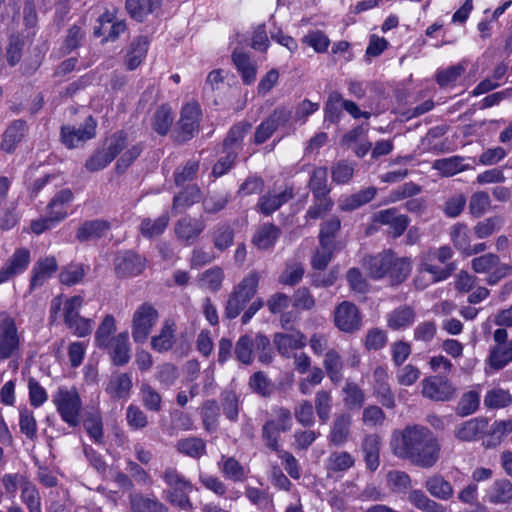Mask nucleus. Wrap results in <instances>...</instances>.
Masks as SVG:
<instances>
[{"instance_id": "45", "label": "nucleus", "mask_w": 512, "mask_h": 512, "mask_svg": "<svg viewBox=\"0 0 512 512\" xmlns=\"http://www.w3.org/2000/svg\"><path fill=\"white\" fill-rule=\"evenodd\" d=\"M408 501L415 508L423 512H444L445 508L440 503L429 498L422 490L413 489L408 494Z\"/></svg>"}, {"instance_id": "8", "label": "nucleus", "mask_w": 512, "mask_h": 512, "mask_svg": "<svg viewBox=\"0 0 512 512\" xmlns=\"http://www.w3.org/2000/svg\"><path fill=\"white\" fill-rule=\"evenodd\" d=\"M96 127L97 122L92 116H88L79 127L63 125L60 140L68 149L78 148L96 136Z\"/></svg>"}, {"instance_id": "42", "label": "nucleus", "mask_w": 512, "mask_h": 512, "mask_svg": "<svg viewBox=\"0 0 512 512\" xmlns=\"http://www.w3.org/2000/svg\"><path fill=\"white\" fill-rule=\"evenodd\" d=\"M110 229L109 222L105 220H92L85 222L77 231V239L81 242L100 238Z\"/></svg>"}, {"instance_id": "54", "label": "nucleus", "mask_w": 512, "mask_h": 512, "mask_svg": "<svg viewBox=\"0 0 512 512\" xmlns=\"http://www.w3.org/2000/svg\"><path fill=\"white\" fill-rule=\"evenodd\" d=\"M463 161L464 158L460 156L437 159L433 163V168L438 170L443 176L449 177L467 169Z\"/></svg>"}, {"instance_id": "22", "label": "nucleus", "mask_w": 512, "mask_h": 512, "mask_svg": "<svg viewBox=\"0 0 512 512\" xmlns=\"http://www.w3.org/2000/svg\"><path fill=\"white\" fill-rule=\"evenodd\" d=\"M351 425L352 417L350 414L340 413L336 415L327 437L329 443L335 446L344 445L349 439Z\"/></svg>"}, {"instance_id": "15", "label": "nucleus", "mask_w": 512, "mask_h": 512, "mask_svg": "<svg viewBox=\"0 0 512 512\" xmlns=\"http://www.w3.org/2000/svg\"><path fill=\"white\" fill-rule=\"evenodd\" d=\"M373 392L384 407L388 409L395 407V396L389 385V374L386 366H377L374 369Z\"/></svg>"}, {"instance_id": "27", "label": "nucleus", "mask_w": 512, "mask_h": 512, "mask_svg": "<svg viewBox=\"0 0 512 512\" xmlns=\"http://www.w3.org/2000/svg\"><path fill=\"white\" fill-rule=\"evenodd\" d=\"M149 41L146 36L136 37L130 44L124 58L127 70H135L144 60L148 51Z\"/></svg>"}, {"instance_id": "32", "label": "nucleus", "mask_w": 512, "mask_h": 512, "mask_svg": "<svg viewBox=\"0 0 512 512\" xmlns=\"http://www.w3.org/2000/svg\"><path fill=\"white\" fill-rule=\"evenodd\" d=\"M487 500L492 504H508L512 501V483L506 478L495 480L486 492Z\"/></svg>"}, {"instance_id": "12", "label": "nucleus", "mask_w": 512, "mask_h": 512, "mask_svg": "<svg viewBox=\"0 0 512 512\" xmlns=\"http://www.w3.org/2000/svg\"><path fill=\"white\" fill-rule=\"evenodd\" d=\"M291 118V111L285 107L276 108L256 128L253 141L256 145L266 142L280 127L285 125Z\"/></svg>"}, {"instance_id": "30", "label": "nucleus", "mask_w": 512, "mask_h": 512, "mask_svg": "<svg viewBox=\"0 0 512 512\" xmlns=\"http://www.w3.org/2000/svg\"><path fill=\"white\" fill-rule=\"evenodd\" d=\"M390 263L391 251H384L364 259V267L367 270L369 276L373 279H381L386 277Z\"/></svg>"}, {"instance_id": "55", "label": "nucleus", "mask_w": 512, "mask_h": 512, "mask_svg": "<svg viewBox=\"0 0 512 512\" xmlns=\"http://www.w3.org/2000/svg\"><path fill=\"white\" fill-rule=\"evenodd\" d=\"M293 414L297 422L303 427H311L315 424L314 407L307 399H302L295 404Z\"/></svg>"}, {"instance_id": "5", "label": "nucleus", "mask_w": 512, "mask_h": 512, "mask_svg": "<svg viewBox=\"0 0 512 512\" xmlns=\"http://www.w3.org/2000/svg\"><path fill=\"white\" fill-rule=\"evenodd\" d=\"M21 341L15 319L6 312L0 313V360L19 356Z\"/></svg>"}, {"instance_id": "38", "label": "nucleus", "mask_w": 512, "mask_h": 512, "mask_svg": "<svg viewBox=\"0 0 512 512\" xmlns=\"http://www.w3.org/2000/svg\"><path fill=\"white\" fill-rule=\"evenodd\" d=\"M323 367L330 381L338 384L343 379L344 362L340 353L335 349H329L323 360Z\"/></svg>"}, {"instance_id": "24", "label": "nucleus", "mask_w": 512, "mask_h": 512, "mask_svg": "<svg viewBox=\"0 0 512 512\" xmlns=\"http://www.w3.org/2000/svg\"><path fill=\"white\" fill-rule=\"evenodd\" d=\"M58 269V263L54 256L39 259L33 269L30 280V289L42 286Z\"/></svg>"}, {"instance_id": "64", "label": "nucleus", "mask_w": 512, "mask_h": 512, "mask_svg": "<svg viewBox=\"0 0 512 512\" xmlns=\"http://www.w3.org/2000/svg\"><path fill=\"white\" fill-rule=\"evenodd\" d=\"M251 127V124L247 121H241L233 125L224 140V148L226 150H230L241 143Z\"/></svg>"}, {"instance_id": "6", "label": "nucleus", "mask_w": 512, "mask_h": 512, "mask_svg": "<svg viewBox=\"0 0 512 512\" xmlns=\"http://www.w3.org/2000/svg\"><path fill=\"white\" fill-rule=\"evenodd\" d=\"M471 266L476 273L491 272L486 279L489 285H495L512 272V265L501 263L500 257L494 253H486L474 258Z\"/></svg>"}, {"instance_id": "58", "label": "nucleus", "mask_w": 512, "mask_h": 512, "mask_svg": "<svg viewBox=\"0 0 512 512\" xmlns=\"http://www.w3.org/2000/svg\"><path fill=\"white\" fill-rule=\"evenodd\" d=\"M340 227L341 221L337 216H332L325 221L320 228V245L322 247H334V239Z\"/></svg>"}, {"instance_id": "46", "label": "nucleus", "mask_w": 512, "mask_h": 512, "mask_svg": "<svg viewBox=\"0 0 512 512\" xmlns=\"http://www.w3.org/2000/svg\"><path fill=\"white\" fill-rule=\"evenodd\" d=\"M218 466L225 478L234 482H243L246 478L244 467L234 457L222 456Z\"/></svg>"}, {"instance_id": "61", "label": "nucleus", "mask_w": 512, "mask_h": 512, "mask_svg": "<svg viewBox=\"0 0 512 512\" xmlns=\"http://www.w3.org/2000/svg\"><path fill=\"white\" fill-rule=\"evenodd\" d=\"M283 432L282 429L279 428V425L276 424L275 420H268L262 426V438L265 442V445L275 451L276 453L280 452L279 438L280 433Z\"/></svg>"}, {"instance_id": "17", "label": "nucleus", "mask_w": 512, "mask_h": 512, "mask_svg": "<svg viewBox=\"0 0 512 512\" xmlns=\"http://www.w3.org/2000/svg\"><path fill=\"white\" fill-rule=\"evenodd\" d=\"M100 349L107 350V353L113 365H126L131 358V348L129 343L128 332L124 331L112 337L108 347H101Z\"/></svg>"}, {"instance_id": "35", "label": "nucleus", "mask_w": 512, "mask_h": 512, "mask_svg": "<svg viewBox=\"0 0 512 512\" xmlns=\"http://www.w3.org/2000/svg\"><path fill=\"white\" fill-rule=\"evenodd\" d=\"M131 512H169L168 507L155 496L136 494L130 497Z\"/></svg>"}, {"instance_id": "60", "label": "nucleus", "mask_w": 512, "mask_h": 512, "mask_svg": "<svg viewBox=\"0 0 512 512\" xmlns=\"http://www.w3.org/2000/svg\"><path fill=\"white\" fill-rule=\"evenodd\" d=\"M21 500L27 506L29 512H42L40 494L29 479L21 489Z\"/></svg>"}, {"instance_id": "20", "label": "nucleus", "mask_w": 512, "mask_h": 512, "mask_svg": "<svg viewBox=\"0 0 512 512\" xmlns=\"http://www.w3.org/2000/svg\"><path fill=\"white\" fill-rule=\"evenodd\" d=\"M28 131L27 122L22 119L12 121L5 129L0 143V148L4 152L13 153L18 144L24 139Z\"/></svg>"}, {"instance_id": "63", "label": "nucleus", "mask_w": 512, "mask_h": 512, "mask_svg": "<svg viewBox=\"0 0 512 512\" xmlns=\"http://www.w3.org/2000/svg\"><path fill=\"white\" fill-rule=\"evenodd\" d=\"M503 225L504 219L501 216H493L478 222L473 231L477 238L484 239L500 230Z\"/></svg>"}, {"instance_id": "10", "label": "nucleus", "mask_w": 512, "mask_h": 512, "mask_svg": "<svg viewBox=\"0 0 512 512\" xmlns=\"http://www.w3.org/2000/svg\"><path fill=\"white\" fill-rule=\"evenodd\" d=\"M334 324L342 332L355 333L362 327L359 308L350 301H342L334 310Z\"/></svg>"}, {"instance_id": "48", "label": "nucleus", "mask_w": 512, "mask_h": 512, "mask_svg": "<svg viewBox=\"0 0 512 512\" xmlns=\"http://www.w3.org/2000/svg\"><path fill=\"white\" fill-rule=\"evenodd\" d=\"M332 407L333 397L331 392L324 389L318 390L314 398V411L322 423H326L330 419Z\"/></svg>"}, {"instance_id": "59", "label": "nucleus", "mask_w": 512, "mask_h": 512, "mask_svg": "<svg viewBox=\"0 0 512 512\" xmlns=\"http://www.w3.org/2000/svg\"><path fill=\"white\" fill-rule=\"evenodd\" d=\"M450 237L454 247L465 255L471 244L470 232L467 225L457 223L450 230Z\"/></svg>"}, {"instance_id": "51", "label": "nucleus", "mask_w": 512, "mask_h": 512, "mask_svg": "<svg viewBox=\"0 0 512 512\" xmlns=\"http://www.w3.org/2000/svg\"><path fill=\"white\" fill-rule=\"evenodd\" d=\"M177 450L189 457L198 459L206 452V443L199 437H188L177 442Z\"/></svg>"}, {"instance_id": "39", "label": "nucleus", "mask_w": 512, "mask_h": 512, "mask_svg": "<svg viewBox=\"0 0 512 512\" xmlns=\"http://www.w3.org/2000/svg\"><path fill=\"white\" fill-rule=\"evenodd\" d=\"M29 262V251L25 248H19L14 252L8 263L0 269V272H4V276L9 280L23 272L27 268Z\"/></svg>"}, {"instance_id": "28", "label": "nucleus", "mask_w": 512, "mask_h": 512, "mask_svg": "<svg viewBox=\"0 0 512 512\" xmlns=\"http://www.w3.org/2000/svg\"><path fill=\"white\" fill-rule=\"evenodd\" d=\"M488 422L485 418H473L457 426L454 435L461 441H474L487 429Z\"/></svg>"}, {"instance_id": "36", "label": "nucleus", "mask_w": 512, "mask_h": 512, "mask_svg": "<svg viewBox=\"0 0 512 512\" xmlns=\"http://www.w3.org/2000/svg\"><path fill=\"white\" fill-rule=\"evenodd\" d=\"M202 196L201 190L196 185L187 186L184 190L177 193L173 198L172 211L181 213L200 201Z\"/></svg>"}, {"instance_id": "23", "label": "nucleus", "mask_w": 512, "mask_h": 512, "mask_svg": "<svg viewBox=\"0 0 512 512\" xmlns=\"http://www.w3.org/2000/svg\"><path fill=\"white\" fill-rule=\"evenodd\" d=\"M280 236L279 227L271 223H264L255 230L251 242L258 250H269L274 247Z\"/></svg>"}, {"instance_id": "47", "label": "nucleus", "mask_w": 512, "mask_h": 512, "mask_svg": "<svg viewBox=\"0 0 512 512\" xmlns=\"http://www.w3.org/2000/svg\"><path fill=\"white\" fill-rule=\"evenodd\" d=\"M233 390H225L221 393L220 403L223 414L231 422H236L239 417L240 399Z\"/></svg>"}, {"instance_id": "4", "label": "nucleus", "mask_w": 512, "mask_h": 512, "mask_svg": "<svg viewBox=\"0 0 512 512\" xmlns=\"http://www.w3.org/2000/svg\"><path fill=\"white\" fill-rule=\"evenodd\" d=\"M259 280L260 274L257 271H251L235 286L226 303L224 312L226 318L234 319L239 316L247 303L256 294Z\"/></svg>"}, {"instance_id": "50", "label": "nucleus", "mask_w": 512, "mask_h": 512, "mask_svg": "<svg viewBox=\"0 0 512 512\" xmlns=\"http://www.w3.org/2000/svg\"><path fill=\"white\" fill-rule=\"evenodd\" d=\"M512 361V340L503 345H495L490 350L489 364L493 369L500 370Z\"/></svg>"}, {"instance_id": "26", "label": "nucleus", "mask_w": 512, "mask_h": 512, "mask_svg": "<svg viewBox=\"0 0 512 512\" xmlns=\"http://www.w3.org/2000/svg\"><path fill=\"white\" fill-rule=\"evenodd\" d=\"M132 386L130 374L117 372L111 375L105 390L113 399H127L130 396Z\"/></svg>"}, {"instance_id": "62", "label": "nucleus", "mask_w": 512, "mask_h": 512, "mask_svg": "<svg viewBox=\"0 0 512 512\" xmlns=\"http://www.w3.org/2000/svg\"><path fill=\"white\" fill-rule=\"evenodd\" d=\"M512 402V395L508 390L493 388L487 392L484 405L490 409H499L508 406Z\"/></svg>"}, {"instance_id": "25", "label": "nucleus", "mask_w": 512, "mask_h": 512, "mask_svg": "<svg viewBox=\"0 0 512 512\" xmlns=\"http://www.w3.org/2000/svg\"><path fill=\"white\" fill-rule=\"evenodd\" d=\"M355 458L348 451H333L325 460L327 476L342 474L355 465Z\"/></svg>"}, {"instance_id": "2", "label": "nucleus", "mask_w": 512, "mask_h": 512, "mask_svg": "<svg viewBox=\"0 0 512 512\" xmlns=\"http://www.w3.org/2000/svg\"><path fill=\"white\" fill-rule=\"evenodd\" d=\"M453 256L448 245L429 247L420 254L418 275L428 273L433 283L448 279L457 270L456 262L451 261Z\"/></svg>"}, {"instance_id": "3", "label": "nucleus", "mask_w": 512, "mask_h": 512, "mask_svg": "<svg viewBox=\"0 0 512 512\" xmlns=\"http://www.w3.org/2000/svg\"><path fill=\"white\" fill-rule=\"evenodd\" d=\"M52 402L61 419L69 427H77L81 423L82 400L75 387H59L53 394Z\"/></svg>"}, {"instance_id": "43", "label": "nucleus", "mask_w": 512, "mask_h": 512, "mask_svg": "<svg viewBox=\"0 0 512 512\" xmlns=\"http://www.w3.org/2000/svg\"><path fill=\"white\" fill-rule=\"evenodd\" d=\"M308 187L313 194V198L329 196L330 188L328 187V170L326 167H316L313 169Z\"/></svg>"}, {"instance_id": "33", "label": "nucleus", "mask_w": 512, "mask_h": 512, "mask_svg": "<svg viewBox=\"0 0 512 512\" xmlns=\"http://www.w3.org/2000/svg\"><path fill=\"white\" fill-rule=\"evenodd\" d=\"M424 487L429 494L439 500L447 501L453 496V487L451 483L444 479L440 474H434L428 477Z\"/></svg>"}, {"instance_id": "57", "label": "nucleus", "mask_w": 512, "mask_h": 512, "mask_svg": "<svg viewBox=\"0 0 512 512\" xmlns=\"http://www.w3.org/2000/svg\"><path fill=\"white\" fill-rule=\"evenodd\" d=\"M201 418L204 429L207 432L216 431L219 418V406L215 400H207L203 403Z\"/></svg>"}, {"instance_id": "31", "label": "nucleus", "mask_w": 512, "mask_h": 512, "mask_svg": "<svg viewBox=\"0 0 512 512\" xmlns=\"http://www.w3.org/2000/svg\"><path fill=\"white\" fill-rule=\"evenodd\" d=\"M386 276L392 284H400L409 276L412 269V259L410 257H397L391 252V263Z\"/></svg>"}, {"instance_id": "9", "label": "nucleus", "mask_w": 512, "mask_h": 512, "mask_svg": "<svg viewBox=\"0 0 512 512\" xmlns=\"http://www.w3.org/2000/svg\"><path fill=\"white\" fill-rule=\"evenodd\" d=\"M158 320V312L150 303L141 304L132 318V337L136 343H143Z\"/></svg>"}, {"instance_id": "11", "label": "nucleus", "mask_w": 512, "mask_h": 512, "mask_svg": "<svg viewBox=\"0 0 512 512\" xmlns=\"http://www.w3.org/2000/svg\"><path fill=\"white\" fill-rule=\"evenodd\" d=\"M421 387L423 397L432 401L446 402L456 395V388L453 384L446 377L440 375L424 378Z\"/></svg>"}, {"instance_id": "53", "label": "nucleus", "mask_w": 512, "mask_h": 512, "mask_svg": "<svg viewBox=\"0 0 512 512\" xmlns=\"http://www.w3.org/2000/svg\"><path fill=\"white\" fill-rule=\"evenodd\" d=\"M174 117L172 110L168 105H161L153 114L152 126L155 132L164 136L168 133Z\"/></svg>"}, {"instance_id": "49", "label": "nucleus", "mask_w": 512, "mask_h": 512, "mask_svg": "<svg viewBox=\"0 0 512 512\" xmlns=\"http://www.w3.org/2000/svg\"><path fill=\"white\" fill-rule=\"evenodd\" d=\"M343 402L347 409H360L365 402V393L354 382H346L342 389Z\"/></svg>"}, {"instance_id": "44", "label": "nucleus", "mask_w": 512, "mask_h": 512, "mask_svg": "<svg viewBox=\"0 0 512 512\" xmlns=\"http://www.w3.org/2000/svg\"><path fill=\"white\" fill-rule=\"evenodd\" d=\"M232 60L241 75L242 81L246 85L252 84L256 79V67L249 56L246 53L234 51Z\"/></svg>"}, {"instance_id": "29", "label": "nucleus", "mask_w": 512, "mask_h": 512, "mask_svg": "<svg viewBox=\"0 0 512 512\" xmlns=\"http://www.w3.org/2000/svg\"><path fill=\"white\" fill-rule=\"evenodd\" d=\"M70 189H63L55 194L47 205V213L58 223L67 217V206L73 201Z\"/></svg>"}, {"instance_id": "16", "label": "nucleus", "mask_w": 512, "mask_h": 512, "mask_svg": "<svg viewBox=\"0 0 512 512\" xmlns=\"http://www.w3.org/2000/svg\"><path fill=\"white\" fill-rule=\"evenodd\" d=\"M273 343L278 353L284 358H291L294 351L302 349L306 346V336L301 331H293L292 333H275Z\"/></svg>"}, {"instance_id": "18", "label": "nucleus", "mask_w": 512, "mask_h": 512, "mask_svg": "<svg viewBox=\"0 0 512 512\" xmlns=\"http://www.w3.org/2000/svg\"><path fill=\"white\" fill-rule=\"evenodd\" d=\"M292 187L286 186L282 191L267 192L257 202V209L264 215L269 216L278 210L282 205L293 199Z\"/></svg>"}, {"instance_id": "56", "label": "nucleus", "mask_w": 512, "mask_h": 512, "mask_svg": "<svg viewBox=\"0 0 512 512\" xmlns=\"http://www.w3.org/2000/svg\"><path fill=\"white\" fill-rule=\"evenodd\" d=\"M116 331V321L112 315H106L95 333V344L98 348L108 347L111 335Z\"/></svg>"}, {"instance_id": "37", "label": "nucleus", "mask_w": 512, "mask_h": 512, "mask_svg": "<svg viewBox=\"0 0 512 512\" xmlns=\"http://www.w3.org/2000/svg\"><path fill=\"white\" fill-rule=\"evenodd\" d=\"M415 317L412 307L400 306L387 315V325L393 330L405 329L414 323Z\"/></svg>"}, {"instance_id": "34", "label": "nucleus", "mask_w": 512, "mask_h": 512, "mask_svg": "<svg viewBox=\"0 0 512 512\" xmlns=\"http://www.w3.org/2000/svg\"><path fill=\"white\" fill-rule=\"evenodd\" d=\"M231 200V194L225 189L208 191L202 200L204 213L216 214L222 211Z\"/></svg>"}, {"instance_id": "13", "label": "nucleus", "mask_w": 512, "mask_h": 512, "mask_svg": "<svg viewBox=\"0 0 512 512\" xmlns=\"http://www.w3.org/2000/svg\"><path fill=\"white\" fill-rule=\"evenodd\" d=\"M205 227L206 223L202 218L185 215L175 223L174 233L179 242L189 246L197 241Z\"/></svg>"}, {"instance_id": "1", "label": "nucleus", "mask_w": 512, "mask_h": 512, "mask_svg": "<svg viewBox=\"0 0 512 512\" xmlns=\"http://www.w3.org/2000/svg\"><path fill=\"white\" fill-rule=\"evenodd\" d=\"M389 447L394 456L422 469L434 467L440 459L438 437L420 424H409L392 431Z\"/></svg>"}, {"instance_id": "52", "label": "nucleus", "mask_w": 512, "mask_h": 512, "mask_svg": "<svg viewBox=\"0 0 512 512\" xmlns=\"http://www.w3.org/2000/svg\"><path fill=\"white\" fill-rule=\"evenodd\" d=\"M170 217L167 212L163 213L155 220L145 218L140 224V232L144 237L152 238L164 232L168 226Z\"/></svg>"}, {"instance_id": "19", "label": "nucleus", "mask_w": 512, "mask_h": 512, "mask_svg": "<svg viewBox=\"0 0 512 512\" xmlns=\"http://www.w3.org/2000/svg\"><path fill=\"white\" fill-rule=\"evenodd\" d=\"M373 221L381 225H388L393 237L401 236L409 225L406 215L398 214L394 208L381 210L374 214Z\"/></svg>"}, {"instance_id": "21", "label": "nucleus", "mask_w": 512, "mask_h": 512, "mask_svg": "<svg viewBox=\"0 0 512 512\" xmlns=\"http://www.w3.org/2000/svg\"><path fill=\"white\" fill-rule=\"evenodd\" d=\"M381 437L377 434H367L361 443V452L366 469L375 472L380 466Z\"/></svg>"}, {"instance_id": "40", "label": "nucleus", "mask_w": 512, "mask_h": 512, "mask_svg": "<svg viewBox=\"0 0 512 512\" xmlns=\"http://www.w3.org/2000/svg\"><path fill=\"white\" fill-rule=\"evenodd\" d=\"M211 239L218 251H225L234 243V230L228 223H218L211 230Z\"/></svg>"}, {"instance_id": "41", "label": "nucleus", "mask_w": 512, "mask_h": 512, "mask_svg": "<svg viewBox=\"0 0 512 512\" xmlns=\"http://www.w3.org/2000/svg\"><path fill=\"white\" fill-rule=\"evenodd\" d=\"M175 324L166 320L160 330V333L151 339V346L158 352H165L172 348L175 342Z\"/></svg>"}, {"instance_id": "14", "label": "nucleus", "mask_w": 512, "mask_h": 512, "mask_svg": "<svg viewBox=\"0 0 512 512\" xmlns=\"http://www.w3.org/2000/svg\"><path fill=\"white\" fill-rule=\"evenodd\" d=\"M145 266V259L132 251L119 253L114 259L115 273L122 278L141 274Z\"/></svg>"}, {"instance_id": "7", "label": "nucleus", "mask_w": 512, "mask_h": 512, "mask_svg": "<svg viewBox=\"0 0 512 512\" xmlns=\"http://www.w3.org/2000/svg\"><path fill=\"white\" fill-rule=\"evenodd\" d=\"M201 109L196 101L185 104L181 109L177 123L175 141L184 143L193 138L199 131Z\"/></svg>"}]
</instances>
